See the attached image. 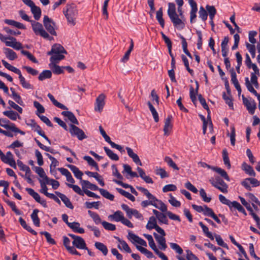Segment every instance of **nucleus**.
<instances>
[{
  "instance_id": "nucleus-32",
  "label": "nucleus",
  "mask_w": 260,
  "mask_h": 260,
  "mask_svg": "<svg viewBox=\"0 0 260 260\" xmlns=\"http://www.w3.org/2000/svg\"><path fill=\"white\" fill-rule=\"evenodd\" d=\"M4 22L5 23L9 25L13 26L18 29H24L26 28L25 25L23 24L13 20L5 19Z\"/></svg>"
},
{
  "instance_id": "nucleus-42",
  "label": "nucleus",
  "mask_w": 260,
  "mask_h": 260,
  "mask_svg": "<svg viewBox=\"0 0 260 260\" xmlns=\"http://www.w3.org/2000/svg\"><path fill=\"white\" fill-rule=\"evenodd\" d=\"M19 221L21 225L28 232H30L34 235H36L37 234V233L35 231L32 230L29 225L26 224L25 221L22 217H20L19 218Z\"/></svg>"
},
{
  "instance_id": "nucleus-54",
  "label": "nucleus",
  "mask_w": 260,
  "mask_h": 260,
  "mask_svg": "<svg viewBox=\"0 0 260 260\" xmlns=\"http://www.w3.org/2000/svg\"><path fill=\"white\" fill-rule=\"evenodd\" d=\"M199 224L202 229L203 232L206 236L210 239L211 240H213L214 236H213L212 234L209 231L208 228L205 225H204L202 222H200Z\"/></svg>"
},
{
  "instance_id": "nucleus-27",
  "label": "nucleus",
  "mask_w": 260,
  "mask_h": 260,
  "mask_svg": "<svg viewBox=\"0 0 260 260\" xmlns=\"http://www.w3.org/2000/svg\"><path fill=\"white\" fill-rule=\"evenodd\" d=\"M124 217L123 213L120 211H117L114 212V214L110 215L108 216L109 219L111 220H113L116 222L120 221L121 222Z\"/></svg>"
},
{
  "instance_id": "nucleus-36",
  "label": "nucleus",
  "mask_w": 260,
  "mask_h": 260,
  "mask_svg": "<svg viewBox=\"0 0 260 260\" xmlns=\"http://www.w3.org/2000/svg\"><path fill=\"white\" fill-rule=\"evenodd\" d=\"M62 115L68 117V119L72 122L73 123L75 124H79V122L77 118H76L74 114L70 112V111H63L61 113Z\"/></svg>"
},
{
  "instance_id": "nucleus-63",
  "label": "nucleus",
  "mask_w": 260,
  "mask_h": 260,
  "mask_svg": "<svg viewBox=\"0 0 260 260\" xmlns=\"http://www.w3.org/2000/svg\"><path fill=\"white\" fill-rule=\"evenodd\" d=\"M83 159L87 161L89 165L95 167L96 171L99 170V167L97 163L93 160V159L89 156H84Z\"/></svg>"
},
{
  "instance_id": "nucleus-51",
  "label": "nucleus",
  "mask_w": 260,
  "mask_h": 260,
  "mask_svg": "<svg viewBox=\"0 0 260 260\" xmlns=\"http://www.w3.org/2000/svg\"><path fill=\"white\" fill-rule=\"evenodd\" d=\"M212 170L215 171L219 174L221 175V177L224 178L226 181H230V178L227 174V173L223 169L220 168L218 167H213L212 168Z\"/></svg>"
},
{
  "instance_id": "nucleus-25",
  "label": "nucleus",
  "mask_w": 260,
  "mask_h": 260,
  "mask_svg": "<svg viewBox=\"0 0 260 260\" xmlns=\"http://www.w3.org/2000/svg\"><path fill=\"white\" fill-rule=\"evenodd\" d=\"M4 52L6 57L10 60H14L17 58V55L13 50L9 48H4Z\"/></svg>"
},
{
  "instance_id": "nucleus-56",
  "label": "nucleus",
  "mask_w": 260,
  "mask_h": 260,
  "mask_svg": "<svg viewBox=\"0 0 260 260\" xmlns=\"http://www.w3.org/2000/svg\"><path fill=\"white\" fill-rule=\"evenodd\" d=\"M116 190L120 194L124 196L125 197H126V198H127L128 199L131 200V201L134 202L135 201V197L134 196H133L132 194H131L130 193H129L128 192H127V191H125L124 190H123L121 188H117Z\"/></svg>"
},
{
  "instance_id": "nucleus-47",
  "label": "nucleus",
  "mask_w": 260,
  "mask_h": 260,
  "mask_svg": "<svg viewBox=\"0 0 260 260\" xmlns=\"http://www.w3.org/2000/svg\"><path fill=\"white\" fill-rule=\"evenodd\" d=\"M50 57L51 63H57L59 61L64 58L62 54H52Z\"/></svg>"
},
{
  "instance_id": "nucleus-2",
  "label": "nucleus",
  "mask_w": 260,
  "mask_h": 260,
  "mask_svg": "<svg viewBox=\"0 0 260 260\" xmlns=\"http://www.w3.org/2000/svg\"><path fill=\"white\" fill-rule=\"evenodd\" d=\"M63 13L67 18L69 24L72 26L76 24V19L78 13L77 7L75 4L67 5L63 10Z\"/></svg>"
},
{
  "instance_id": "nucleus-46",
  "label": "nucleus",
  "mask_w": 260,
  "mask_h": 260,
  "mask_svg": "<svg viewBox=\"0 0 260 260\" xmlns=\"http://www.w3.org/2000/svg\"><path fill=\"white\" fill-rule=\"evenodd\" d=\"M36 173L43 179V180H48L49 178L46 176V173L43 169L40 167H35L34 168Z\"/></svg>"
},
{
  "instance_id": "nucleus-57",
  "label": "nucleus",
  "mask_w": 260,
  "mask_h": 260,
  "mask_svg": "<svg viewBox=\"0 0 260 260\" xmlns=\"http://www.w3.org/2000/svg\"><path fill=\"white\" fill-rule=\"evenodd\" d=\"M156 19L159 22V24L162 28L165 26V21L162 18V8H160L156 12Z\"/></svg>"
},
{
  "instance_id": "nucleus-21",
  "label": "nucleus",
  "mask_w": 260,
  "mask_h": 260,
  "mask_svg": "<svg viewBox=\"0 0 260 260\" xmlns=\"http://www.w3.org/2000/svg\"><path fill=\"white\" fill-rule=\"evenodd\" d=\"M115 238L117 240V241L119 243L117 245V247L120 250H124L125 251H126L127 253L132 252V250H131V248H129V246L128 245V244L126 243V242L125 241L120 239L118 237H115Z\"/></svg>"
},
{
  "instance_id": "nucleus-1",
  "label": "nucleus",
  "mask_w": 260,
  "mask_h": 260,
  "mask_svg": "<svg viewBox=\"0 0 260 260\" xmlns=\"http://www.w3.org/2000/svg\"><path fill=\"white\" fill-rule=\"evenodd\" d=\"M168 14L174 26L176 28L182 29L185 27V24L180 20L178 15L176 12L175 5L172 3H169Z\"/></svg>"
},
{
  "instance_id": "nucleus-3",
  "label": "nucleus",
  "mask_w": 260,
  "mask_h": 260,
  "mask_svg": "<svg viewBox=\"0 0 260 260\" xmlns=\"http://www.w3.org/2000/svg\"><path fill=\"white\" fill-rule=\"evenodd\" d=\"M31 24L33 31L36 35H40L43 38L50 41L53 40V38L50 36L48 32L44 29L42 24L34 20L31 21Z\"/></svg>"
},
{
  "instance_id": "nucleus-17",
  "label": "nucleus",
  "mask_w": 260,
  "mask_h": 260,
  "mask_svg": "<svg viewBox=\"0 0 260 260\" xmlns=\"http://www.w3.org/2000/svg\"><path fill=\"white\" fill-rule=\"evenodd\" d=\"M67 54V52L64 48L58 44H55L52 46L51 51H49L48 55L52 54Z\"/></svg>"
},
{
  "instance_id": "nucleus-16",
  "label": "nucleus",
  "mask_w": 260,
  "mask_h": 260,
  "mask_svg": "<svg viewBox=\"0 0 260 260\" xmlns=\"http://www.w3.org/2000/svg\"><path fill=\"white\" fill-rule=\"evenodd\" d=\"M153 236L159 245V248L161 250H165L167 248L165 236H159L156 233H153Z\"/></svg>"
},
{
  "instance_id": "nucleus-28",
  "label": "nucleus",
  "mask_w": 260,
  "mask_h": 260,
  "mask_svg": "<svg viewBox=\"0 0 260 260\" xmlns=\"http://www.w3.org/2000/svg\"><path fill=\"white\" fill-rule=\"evenodd\" d=\"M58 170L62 175L65 176L66 177L67 180L68 182H70L72 184L75 183V180L73 178L71 173L68 170L63 168H58Z\"/></svg>"
},
{
  "instance_id": "nucleus-23",
  "label": "nucleus",
  "mask_w": 260,
  "mask_h": 260,
  "mask_svg": "<svg viewBox=\"0 0 260 260\" xmlns=\"http://www.w3.org/2000/svg\"><path fill=\"white\" fill-rule=\"evenodd\" d=\"M9 40L11 41L10 42H6L7 46L12 47L17 50L22 48V44L20 42H17L16 38L14 37L10 38Z\"/></svg>"
},
{
  "instance_id": "nucleus-14",
  "label": "nucleus",
  "mask_w": 260,
  "mask_h": 260,
  "mask_svg": "<svg viewBox=\"0 0 260 260\" xmlns=\"http://www.w3.org/2000/svg\"><path fill=\"white\" fill-rule=\"evenodd\" d=\"M29 125L34 129V131L36 132L40 136L44 138L49 144H51V141L45 135V133L42 131L41 127L35 121V120H31Z\"/></svg>"
},
{
  "instance_id": "nucleus-50",
  "label": "nucleus",
  "mask_w": 260,
  "mask_h": 260,
  "mask_svg": "<svg viewBox=\"0 0 260 260\" xmlns=\"http://www.w3.org/2000/svg\"><path fill=\"white\" fill-rule=\"evenodd\" d=\"M19 79L20 80V83L23 88L27 89H33V86L25 80V78L22 76V74L20 75L19 76Z\"/></svg>"
},
{
  "instance_id": "nucleus-43",
  "label": "nucleus",
  "mask_w": 260,
  "mask_h": 260,
  "mask_svg": "<svg viewBox=\"0 0 260 260\" xmlns=\"http://www.w3.org/2000/svg\"><path fill=\"white\" fill-rule=\"evenodd\" d=\"M47 96L49 98V99L50 100V101L52 102L53 105H55L56 107H57L61 109H62V110H67L68 109V108L66 106H65L64 105L57 102L51 93H48Z\"/></svg>"
},
{
  "instance_id": "nucleus-55",
  "label": "nucleus",
  "mask_w": 260,
  "mask_h": 260,
  "mask_svg": "<svg viewBox=\"0 0 260 260\" xmlns=\"http://www.w3.org/2000/svg\"><path fill=\"white\" fill-rule=\"evenodd\" d=\"M39 182L40 183V185H41V189H40V192L46 195L47 194V193H48V192H47L48 188H47L46 185L49 184V179H48L47 180H40Z\"/></svg>"
},
{
  "instance_id": "nucleus-40",
  "label": "nucleus",
  "mask_w": 260,
  "mask_h": 260,
  "mask_svg": "<svg viewBox=\"0 0 260 260\" xmlns=\"http://www.w3.org/2000/svg\"><path fill=\"white\" fill-rule=\"evenodd\" d=\"M31 13L34 15V18L36 20H38L41 17V10L40 8L35 5L34 4L33 6H32L31 7Z\"/></svg>"
},
{
  "instance_id": "nucleus-26",
  "label": "nucleus",
  "mask_w": 260,
  "mask_h": 260,
  "mask_svg": "<svg viewBox=\"0 0 260 260\" xmlns=\"http://www.w3.org/2000/svg\"><path fill=\"white\" fill-rule=\"evenodd\" d=\"M55 193L58 197H59L60 198L61 201L63 202V203L68 208L71 209H73L74 207L72 204L71 203L69 199L67 198L66 196L58 191H55Z\"/></svg>"
},
{
  "instance_id": "nucleus-12",
  "label": "nucleus",
  "mask_w": 260,
  "mask_h": 260,
  "mask_svg": "<svg viewBox=\"0 0 260 260\" xmlns=\"http://www.w3.org/2000/svg\"><path fill=\"white\" fill-rule=\"evenodd\" d=\"M26 191L38 203L42 205L44 207H47L46 201L44 199H41L40 195L31 188H26Z\"/></svg>"
},
{
  "instance_id": "nucleus-6",
  "label": "nucleus",
  "mask_w": 260,
  "mask_h": 260,
  "mask_svg": "<svg viewBox=\"0 0 260 260\" xmlns=\"http://www.w3.org/2000/svg\"><path fill=\"white\" fill-rule=\"evenodd\" d=\"M43 24L47 30L53 36H57L55 30V23L47 16H45L43 19Z\"/></svg>"
},
{
  "instance_id": "nucleus-45",
  "label": "nucleus",
  "mask_w": 260,
  "mask_h": 260,
  "mask_svg": "<svg viewBox=\"0 0 260 260\" xmlns=\"http://www.w3.org/2000/svg\"><path fill=\"white\" fill-rule=\"evenodd\" d=\"M94 246L96 249L101 251L104 255H106L108 253V250L107 246L103 243L99 242H96Z\"/></svg>"
},
{
  "instance_id": "nucleus-7",
  "label": "nucleus",
  "mask_w": 260,
  "mask_h": 260,
  "mask_svg": "<svg viewBox=\"0 0 260 260\" xmlns=\"http://www.w3.org/2000/svg\"><path fill=\"white\" fill-rule=\"evenodd\" d=\"M243 105L246 107L249 113L253 114L256 108V104L252 98L249 99L245 98L244 95L242 96Z\"/></svg>"
},
{
  "instance_id": "nucleus-62",
  "label": "nucleus",
  "mask_w": 260,
  "mask_h": 260,
  "mask_svg": "<svg viewBox=\"0 0 260 260\" xmlns=\"http://www.w3.org/2000/svg\"><path fill=\"white\" fill-rule=\"evenodd\" d=\"M206 8L209 13L210 19L213 20V18L216 13V9L214 6L209 5H207Z\"/></svg>"
},
{
  "instance_id": "nucleus-64",
  "label": "nucleus",
  "mask_w": 260,
  "mask_h": 260,
  "mask_svg": "<svg viewBox=\"0 0 260 260\" xmlns=\"http://www.w3.org/2000/svg\"><path fill=\"white\" fill-rule=\"evenodd\" d=\"M222 157L224 165L230 169L231 168V164L228 156V152L226 149L222 151Z\"/></svg>"
},
{
  "instance_id": "nucleus-60",
  "label": "nucleus",
  "mask_w": 260,
  "mask_h": 260,
  "mask_svg": "<svg viewBox=\"0 0 260 260\" xmlns=\"http://www.w3.org/2000/svg\"><path fill=\"white\" fill-rule=\"evenodd\" d=\"M51 76V71L49 70H44L39 75L38 79L40 81H43L45 79L50 78Z\"/></svg>"
},
{
  "instance_id": "nucleus-59",
  "label": "nucleus",
  "mask_w": 260,
  "mask_h": 260,
  "mask_svg": "<svg viewBox=\"0 0 260 260\" xmlns=\"http://www.w3.org/2000/svg\"><path fill=\"white\" fill-rule=\"evenodd\" d=\"M222 98L225 101V103L228 105L229 107L231 109L233 110L234 105L231 94H229V95H228L225 92H223L222 93Z\"/></svg>"
},
{
  "instance_id": "nucleus-39",
  "label": "nucleus",
  "mask_w": 260,
  "mask_h": 260,
  "mask_svg": "<svg viewBox=\"0 0 260 260\" xmlns=\"http://www.w3.org/2000/svg\"><path fill=\"white\" fill-rule=\"evenodd\" d=\"M39 212V211L38 209H34L30 215L33 223L37 227H39L40 224V219L38 216V213Z\"/></svg>"
},
{
  "instance_id": "nucleus-34",
  "label": "nucleus",
  "mask_w": 260,
  "mask_h": 260,
  "mask_svg": "<svg viewBox=\"0 0 260 260\" xmlns=\"http://www.w3.org/2000/svg\"><path fill=\"white\" fill-rule=\"evenodd\" d=\"M4 22L5 23L9 25L13 26L18 29H24L26 28L25 25L23 24L13 20L5 19Z\"/></svg>"
},
{
  "instance_id": "nucleus-11",
  "label": "nucleus",
  "mask_w": 260,
  "mask_h": 260,
  "mask_svg": "<svg viewBox=\"0 0 260 260\" xmlns=\"http://www.w3.org/2000/svg\"><path fill=\"white\" fill-rule=\"evenodd\" d=\"M127 238L131 241L133 244L137 243L143 246H147V243L144 240L133 233L131 231L128 232Z\"/></svg>"
},
{
  "instance_id": "nucleus-49",
  "label": "nucleus",
  "mask_w": 260,
  "mask_h": 260,
  "mask_svg": "<svg viewBox=\"0 0 260 260\" xmlns=\"http://www.w3.org/2000/svg\"><path fill=\"white\" fill-rule=\"evenodd\" d=\"M157 225V224L156 218L154 216H151L146 225V228L148 230H150L155 229Z\"/></svg>"
},
{
  "instance_id": "nucleus-24",
  "label": "nucleus",
  "mask_w": 260,
  "mask_h": 260,
  "mask_svg": "<svg viewBox=\"0 0 260 260\" xmlns=\"http://www.w3.org/2000/svg\"><path fill=\"white\" fill-rule=\"evenodd\" d=\"M72 243L73 246L78 249H87L84 240L81 237H79L76 241H73Z\"/></svg>"
},
{
  "instance_id": "nucleus-10",
  "label": "nucleus",
  "mask_w": 260,
  "mask_h": 260,
  "mask_svg": "<svg viewBox=\"0 0 260 260\" xmlns=\"http://www.w3.org/2000/svg\"><path fill=\"white\" fill-rule=\"evenodd\" d=\"M121 208L124 211H125L127 217L129 218H132L133 216H134L136 218L141 219L143 217L142 215L139 212V211L136 209L130 208L126 204H122Z\"/></svg>"
},
{
  "instance_id": "nucleus-8",
  "label": "nucleus",
  "mask_w": 260,
  "mask_h": 260,
  "mask_svg": "<svg viewBox=\"0 0 260 260\" xmlns=\"http://www.w3.org/2000/svg\"><path fill=\"white\" fill-rule=\"evenodd\" d=\"M17 165L21 170L26 172V174L24 176L21 174L20 175L22 177L25 178L27 180V182L28 183H33V181L30 178L31 172L30 168L27 166L24 165L21 161L19 160H17Z\"/></svg>"
},
{
  "instance_id": "nucleus-61",
  "label": "nucleus",
  "mask_w": 260,
  "mask_h": 260,
  "mask_svg": "<svg viewBox=\"0 0 260 260\" xmlns=\"http://www.w3.org/2000/svg\"><path fill=\"white\" fill-rule=\"evenodd\" d=\"M102 196H103L104 198L110 200V201H113L114 196L111 194L109 191H108L107 190H105L103 188H100L99 190Z\"/></svg>"
},
{
  "instance_id": "nucleus-5",
  "label": "nucleus",
  "mask_w": 260,
  "mask_h": 260,
  "mask_svg": "<svg viewBox=\"0 0 260 260\" xmlns=\"http://www.w3.org/2000/svg\"><path fill=\"white\" fill-rule=\"evenodd\" d=\"M211 184L223 193L228 192V185L219 177H216L214 179L210 180Z\"/></svg>"
},
{
  "instance_id": "nucleus-20",
  "label": "nucleus",
  "mask_w": 260,
  "mask_h": 260,
  "mask_svg": "<svg viewBox=\"0 0 260 260\" xmlns=\"http://www.w3.org/2000/svg\"><path fill=\"white\" fill-rule=\"evenodd\" d=\"M149 246L154 251V252L162 260H168V257L164 253L160 252L156 247L153 240L148 242Z\"/></svg>"
},
{
  "instance_id": "nucleus-15",
  "label": "nucleus",
  "mask_w": 260,
  "mask_h": 260,
  "mask_svg": "<svg viewBox=\"0 0 260 260\" xmlns=\"http://www.w3.org/2000/svg\"><path fill=\"white\" fill-rule=\"evenodd\" d=\"M172 116L171 115H168L167 117L165 119V125L164 127V135L169 136L173 127L172 123Z\"/></svg>"
},
{
  "instance_id": "nucleus-13",
  "label": "nucleus",
  "mask_w": 260,
  "mask_h": 260,
  "mask_svg": "<svg viewBox=\"0 0 260 260\" xmlns=\"http://www.w3.org/2000/svg\"><path fill=\"white\" fill-rule=\"evenodd\" d=\"M105 95L103 93L98 96L94 105V110L95 111L102 112L105 104Z\"/></svg>"
},
{
  "instance_id": "nucleus-52",
  "label": "nucleus",
  "mask_w": 260,
  "mask_h": 260,
  "mask_svg": "<svg viewBox=\"0 0 260 260\" xmlns=\"http://www.w3.org/2000/svg\"><path fill=\"white\" fill-rule=\"evenodd\" d=\"M104 149L106 153V154L109 156V157L113 160H119L118 156L114 153L111 149H110L107 147H104Z\"/></svg>"
},
{
  "instance_id": "nucleus-29",
  "label": "nucleus",
  "mask_w": 260,
  "mask_h": 260,
  "mask_svg": "<svg viewBox=\"0 0 260 260\" xmlns=\"http://www.w3.org/2000/svg\"><path fill=\"white\" fill-rule=\"evenodd\" d=\"M80 226V224L78 222H73L69 224V227L74 232L79 234H83L85 232L84 230Z\"/></svg>"
},
{
  "instance_id": "nucleus-41",
  "label": "nucleus",
  "mask_w": 260,
  "mask_h": 260,
  "mask_svg": "<svg viewBox=\"0 0 260 260\" xmlns=\"http://www.w3.org/2000/svg\"><path fill=\"white\" fill-rule=\"evenodd\" d=\"M153 206L160 210L162 212H168L167 206L160 200L157 199L156 202H154Z\"/></svg>"
},
{
  "instance_id": "nucleus-58",
  "label": "nucleus",
  "mask_w": 260,
  "mask_h": 260,
  "mask_svg": "<svg viewBox=\"0 0 260 260\" xmlns=\"http://www.w3.org/2000/svg\"><path fill=\"white\" fill-rule=\"evenodd\" d=\"M50 68L52 70L53 73L59 75L63 72L62 68L63 67H61L59 66L56 64V63H50L49 64Z\"/></svg>"
},
{
  "instance_id": "nucleus-48",
  "label": "nucleus",
  "mask_w": 260,
  "mask_h": 260,
  "mask_svg": "<svg viewBox=\"0 0 260 260\" xmlns=\"http://www.w3.org/2000/svg\"><path fill=\"white\" fill-rule=\"evenodd\" d=\"M147 105L149 107L150 111L151 112V114L153 116V117L154 118L155 122H158L159 116H158V113L157 112L156 109H155L154 106L152 105V104L150 102H148L147 103Z\"/></svg>"
},
{
  "instance_id": "nucleus-22",
  "label": "nucleus",
  "mask_w": 260,
  "mask_h": 260,
  "mask_svg": "<svg viewBox=\"0 0 260 260\" xmlns=\"http://www.w3.org/2000/svg\"><path fill=\"white\" fill-rule=\"evenodd\" d=\"M81 184L84 191V190H87V188H89L92 190H99L100 189V188H99L97 185L87 180H81Z\"/></svg>"
},
{
  "instance_id": "nucleus-53",
  "label": "nucleus",
  "mask_w": 260,
  "mask_h": 260,
  "mask_svg": "<svg viewBox=\"0 0 260 260\" xmlns=\"http://www.w3.org/2000/svg\"><path fill=\"white\" fill-rule=\"evenodd\" d=\"M88 213L92 218L93 221L96 224L102 223V222H103L102 221L101 218H100L99 215L98 213L93 212L90 210L88 211Z\"/></svg>"
},
{
  "instance_id": "nucleus-18",
  "label": "nucleus",
  "mask_w": 260,
  "mask_h": 260,
  "mask_svg": "<svg viewBox=\"0 0 260 260\" xmlns=\"http://www.w3.org/2000/svg\"><path fill=\"white\" fill-rule=\"evenodd\" d=\"M2 161L9 164L13 168H15L16 167V162L13 158V155L10 151L7 152L6 155L4 154V158Z\"/></svg>"
},
{
  "instance_id": "nucleus-44",
  "label": "nucleus",
  "mask_w": 260,
  "mask_h": 260,
  "mask_svg": "<svg viewBox=\"0 0 260 260\" xmlns=\"http://www.w3.org/2000/svg\"><path fill=\"white\" fill-rule=\"evenodd\" d=\"M136 246L137 249L138 250H139L141 253L145 254L147 256V257H148L149 258H152L155 257L154 255H153L152 252L149 251L145 248L143 247L142 246H141L139 245H136Z\"/></svg>"
},
{
  "instance_id": "nucleus-19",
  "label": "nucleus",
  "mask_w": 260,
  "mask_h": 260,
  "mask_svg": "<svg viewBox=\"0 0 260 260\" xmlns=\"http://www.w3.org/2000/svg\"><path fill=\"white\" fill-rule=\"evenodd\" d=\"M126 150L127 151V155L133 159V161L135 164L141 166H142V164L139 156L133 151L131 148L127 147H126Z\"/></svg>"
},
{
  "instance_id": "nucleus-38",
  "label": "nucleus",
  "mask_w": 260,
  "mask_h": 260,
  "mask_svg": "<svg viewBox=\"0 0 260 260\" xmlns=\"http://www.w3.org/2000/svg\"><path fill=\"white\" fill-rule=\"evenodd\" d=\"M242 168L243 170H244L246 173L248 174L250 176L255 177L256 174L253 170L252 167L247 165L246 162H244L242 165Z\"/></svg>"
},
{
  "instance_id": "nucleus-31",
  "label": "nucleus",
  "mask_w": 260,
  "mask_h": 260,
  "mask_svg": "<svg viewBox=\"0 0 260 260\" xmlns=\"http://www.w3.org/2000/svg\"><path fill=\"white\" fill-rule=\"evenodd\" d=\"M85 173L89 177L95 178V179L98 181L99 184L102 186L105 185V183L102 177L96 172H92L90 171H86Z\"/></svg>"
},
{
  "instance_id": "nucleus-33",
  "label": "nucleus",
  "mask_w": 260,
  "mask_h": 260,
  "mask_svg": "<svg viewBox=\"0 0 260 260\" xmlns=\"http://www.w3.org/2000/svg\"><path fill=\"white\" fill-rule=\"evenodd\" d=\"M4 22L5 23L9 25L13 26L18 29H24L26 28L25 25L23 24L13 20L5 19Z\"/></svg>"
},
{
  "instance_id": "nucleus-35",
  "label": "nucleus",
  "mask_w": 260,
  "mask_h": 260,
  "mask_svg": "<svg viewBox=\"0 0 260 260\" xmlns=\"http://www.w3.org/2000/svg\"><path fill=\"white\" fill-rule=\"evenodd\" d=\"M3 113L5 116L13 121L16 120L17 118H20V115L16 112L13 110L5 111Z\"/></svg>"
},
{
  "instance_id": "nucleus-9",
  "label": "nucleus",
  "mask_w": 260,
  "mask_h": 260,
  "mask_svg": "<svg viewBox=\"0 0 260 260\" xmlns=\"http://www.w3.org/2000/svg\"><path fill=\"white\" fill-rule=\"evenodd\" d=\"M70 127L69 132L72 136H76L79 140L86 138V136L81 129L72 124L70 125Z\"/></svg>"
},
{
  "instance_id": "nucleus-4",
  "label": "nucleus",
  "mask_w": 260,
  "mask_h": 260,
  "mask_svg": "<svg viewBox=\"0 0 260 260\" xmlns=\"http://www.w3.org/2000/svg\"><path fill=\"white\" fill-rule=\"evenodd\" d=\"M0 125L7 129L10 130L15 133H20L22 135H24L25 133L17 128L15 124L11 123L9 120L5 118H0Z\"/></svg>"
},
{
  "instance_id": "nucleus-37",
  "label": "nucleus",
  "mask_w": 260,
  "mask_h": 260,
  "mask_svg": "<svg viewBox=\"0 0 260 260\" xmlns=\"http://www.w3.org/2000/svg\"><path fill=\"white\" fill-rule=\"evenodd\" d=\"M2 62L4 66V67L7 68L8 70L15 73V74H17L20 76V75L21 74V71L18 69L16 68V67L11 66L10 63L7 62L6 60L3 59L2 60Z\"/></svg>"
},
{
  "instance_id": "nucleus-30",
  "label": "nucleus",
  "mask_w": 260,
  "mask_h": 260,
  "mask_svg": "<svg viewBox=\"0 0 260 260\" xmlns=\"http://www.w3.org/2000/svg\"><path fill=\"white\" fill-rule=\"evenodd\" d=\"M67 167L69 168L74 173V176L77 178L82 180V176L83 175V173L79 170V169L75 166L72 165H67Z\"/></svg>"
}]
</instances>
